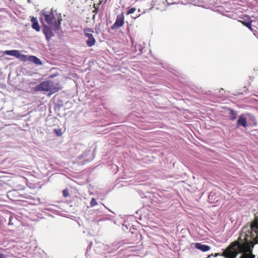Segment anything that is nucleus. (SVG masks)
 <instances>
[{"label": "nucleus", "instance_id": "nucleus-1", "mask_svg": "<svg viewBox=\"0 0 258 258\" xmlns=\"http://www.w3.org/2000/svg\"><path fill=\"white\" fill-rule=\"evenodd\" d=\"M251 248L247 240L245 242L234 241L232 242L223 251V255L227 258H235L239 253H243L240 258H254L255 255L250 252Z\"/></svg>", "mask_w": 258, "mask_h": 258}, {"label": "nucleus", "instance_id": "nucleus-2", "mask_svg": "<svg viewBox=\"0 0 258 258\" xmlns=\"http://www.w3.org/2000/svg\"><path fill=\"white\" fill-rule=\"evenodd\" d=\"M43 17L53 31H58L61 29V22L62 19L61 17L56 18L52 12V10L47 13L45 10L41 11Z\"/></svg>", "mask_w": 258, "mask_h": 258}, {"label": "nucleus", "instance_id": "nucleus-3", "mask_svg": "<svg viewBox=\"0 0 258 258\" xmlns=\"http://www.w3.org/2000/svg\"><path fill=\"white\" fill-rule=\"evenodd\" d=\"M254 215V222L249 226L244 227L242 232L246 233V237H250L253 240L258 242V213Z\"/></svg>", "mask_w": 258, "mask_h": 258}, {"label": "nucleus", "instance_id": "nucleus-4", "mask_svg": "<svg viewBox=\"0 0 258 258\" xmlns=\"http://www.w3.org/2000/svg\"><path fill=\"white\" fill-rule=\"evenodd\" d=\"M59 89L60 88L56 87L53 82L51 81H44L35 88V91H50L51 94L57 92Z\"/></svg>", "mask_w": 258, "mask_h": 258}, {"label": "nucleus", "instance_id": "nucleus-5", "mask_svg": "<svg viewBox=\"0 0 258 258\" xmlns=\"http://www.w3.org/2000/svg\"><path fill=\"white\" fill-rule=\"evenodd\" d=\"M93 32V30L91 28H86L84 30L85 36L88 38L86 42L87 44L90 47L93 46L96 41L92 34Z\"/></svg>", "mask_w": 258, "mask_h": 258}, {"label": "nucleus", "instance_id": "nucleus-6", "mask_svg": "<svg viewBox=\"0 0 258 258\" xmlns=\"http://www.w3.org/2000/svg\"><path fill=\"white\" fill-rule=\"evenodd\" d=\"M52 30H53L49 26L45 25L43 27L42 31L48 42L50 41L52 37L54 36V34Z\"/></svg>", "mask_w": 258, "mask_h": 258}, {"label": "nucleus", "instance_id": "nucleus-7", "mask_svg": "<svg viewBox=\"0 0 258 258\" xmlns=\"http://www.w3.org/2000/svg\"><path fill=\"white\" fill-rule=\"evenodd\" d=\"M124 17L123 13L117 15L115 23L111 26V29H118L121 27L124 24Z\"/></svg>", "mask_w": 258, "mask_h": 258}, {"label": "nucleus", "instance_id": "nucleus-8", "mask_svg": "<svg viewBox=\"0 0 258 258\" xmlns=\"http://www.w3.org/2000/svg\"><path fill=\"white\" fill-rule=\"evenodd\" d=\"M4 54H7L11 56H14L18 58L22 59L23 58H26V55L24 54H21L20 51L18 50H6L4 52Z\"/></svg>", "mask_w": 258, "mask_h": 258}, {"label": "nucleus", "instance_id": "nucleus-9", "mask_svg": "<svg viewBox=\"0 0 258 258\" xmlns=\"http://www.w3.org/2000/svg\"><path fill=\"white\" fill-rule=\"evenodd\" d=\"M243 126L246 127L247 126V118L245 115L242 114L238 117V119L237 121V126Z\"/></svg>", "mask_w": 258, "mask_h": 258}, {"label": "nucleus", "instance_id": "nucleus-10", "mask_svg": "<svg viewBox=\"0 0 258 258\" xmlns=\"http://www.w3.org/2000/svg\"><path fill=\"white\" fill-rule=\"evenodd\" d=\"M195 247L196 248L199 249L203 252L208 251L210 249V246L199 242L195 243Z\"/></svg>", "mask_w": 258, "mask_h": 258}, {"label": "nucleus", "instance_id": "nucleus-11", "mask_svg": "<svg viewBox=\"0 0 258 258\" xmlns=\"http://www.w3.org/2000/svg\"><path fill=\"white\" fill-rule=\"evenodd\" d=\"M31 22L32 23V28L35 30L37 32H39L40 30V27L38 22L37 18L33 17L31 19Z\"/></svg>", "mask_w": 258, "mask_h": 258}, {"label": "nucleus", "instance_id": "nucleus-12", "mask_svg": "<svg viewBox=\"0 0 258 258\" xmlns=\"http://www.w3.org/2000/svg\"><path fill=\"white\" fill-rule=\"evenodd\" d=\"M29 60L37 65L42 64V62L40 59L35 56H30L29 57Z\"/></svg>", "mask_w": 258, "mask_h": 258}, {"label": "nucleus", "instance_id": "nucleus-13", "mask_svg": "<svg viewBox=\"0 0 258 258\" xmlns=\"http://www.w3.org/2000/svg\"><path fill=\"white\" fill-rule=\"evenodd\" d=\"M244 26L247 27L251 31H253V29L251 27V21L246 22L244 21H239Z\"/></svg>", "mask_w": 258, "mask_h": 258}, {"label": "nucleus", "instance_id": "nucleus-14", "mask_svg": "<svg viewBox=\"0 0 258 258\" xmlns=\"http://www.w3.org/2000/svg\"><path fill=\"white\" fill-rule=\"evenodd\" d=\"M230 119L233 121L234 120L236 117H237V112L234 111V110L233 109H230Z\"/></svg>", "mask_w": 258, "mask_h": 258}, {"label": "nucleus", "instance_id": "nucleus-15", "mask_svg": "<svg viewBox=\"0 0 258 258\" xmlns=\"http://www.w3.org/2000/svg\"><path fill=\"white\" fill-rule=\"evenodd\" d=\"M136 10V9L135 8H130L128 9L127 13H126V15H130V14H133Z\"/></svg>", "mask_w": 258, "mask_h": 258}, {"label": "nucleus", "instance_id": "nucleus-16", "mask_svg": "<svg viewBox=\"0 0 258 258\" xmlns=\"http://www.w3.org/2000/svg\"><path fill=\"white\" fill-rule=\"evenodd\" d=\"M98 204L97 202H96V200L94 198L92 199L90 203V205L91 207H94L95 206H96Z\"/></svg>", "mask_w": 258, "mask_h": 258}, {"label": "nucleus", "instance_id": "nucleus-17", "mask_svg": "<svg viewBox=\"0 0 258 258\" xmlns=\"http://www.w3.org/2000/svg\"><path fill=\"white\" fill-rule=\"evenodd\" d=\"M54 132L58 136H60L62 134L61 130L60 129H55Z\"/></svg>", "mask_w": 258, "mask_h": 258}, {"label": "nucleus", "instance_id": "nucleus-18", "mask_svg": "<svg viewBox=\"0 0 258 258\" xmlns=\"http://www.w3.org/2000/svg\"><path fill=\"white\" fill-rule=\"evenodd\" d=\"M63 196H64V197H68V195H69L68 191V190H64L63 191Z\"/></svg>", "mask_w": 258, "mask_h": 258}, {"label": "nucleus", "instance_id": "nucleus-19", "mask_svg": "<svg viewBox=\"0 0 258 258\" xmlns=\"http://www.w3.org/2000/svg\"><path fill=\"white\" fill-rule=\"evenodd\" d=\"M214 195V192H211L209 196V199L210 200H212L213 199V197Z\"/></svg>", "mask_w": 258, "mask_h": 258}, {"label": "nucleus", "instance_id": "nucleus-20", "mask_svg": "<svg viewBox=\"0 0 258 258\" xmlns=\"http://www.w3.org/2000/svg\"><path fill=\"white\" fill-rule=\"evenodd\" d=\"M0 258H6V257L5 255L0 253Z\"/></svg>", "mask_w": 258, "mask_h": 258}, {"label": "nucleus", "instance_id": "nucleus-21", "mask_svg": "<svg viewBox=\"0 0 258 258\" xmlns=\"http://www.w3.org/2000/svg\"><path fill=\"white\" fill-rule=\"evenodd\" d=\"M102 1L100 0L99 5H100L102 3Z\"/></svg>", "mask_w": 258, "mask_h": 258}, {"label": "nucleus", "instance_id": "nucleus-22", "mask_svg": "<svg viewBox=\"0 0 258 258\" xmlns=\"http://www.w3.org/2000/svg\"><path fill=\"white\" fill-rule=\"evenodd\" d=\"M95 7V9H98V8H96L95 7Z\"/></svg>", "mask_w": 258, "mask_h": 258}, {"label": "nucleus", "instance_id": "nucleus-23", "mask_svg": "<svg viewBox=\"0 0 258 258\" xmlns=\"http://www.w3.org/2000/svg\"><path fill=\"white\" fill-rule=\"evenodd\" d=\"M54 76H50V77L52 78V77H53Z\"/></svg>", "mask_w": 258, "mask_h": 258}]
</instances>
